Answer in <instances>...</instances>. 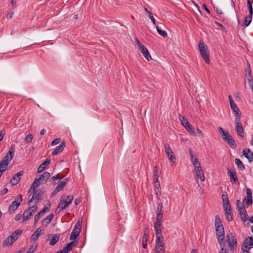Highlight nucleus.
Returning <instances> with one entry per match:
<instances>
[{"mask_svg":"<svg viewBox=\"0 0 253 253\" xmlns=\"http://www.w3.org/2000/svg\"><path fill=\"white\" fill-rule=\"evenodd\" d=\"M155 231L156 237L163 236V235L162 233V230L161 229H155Z\"/></svg>","mask_w":253,"mask_h":253,"instance_id":"obj_55","label":"nucleus"},{"mask_svg":"<svg viewBox=\"0 0 253 253\" xmlns=\"http://www.w3.org/2000/svg\"><path fill=\"white\" fill-rule=\"evenodd\" d=\"M196 130H197V132L199 134V135L201 137H204V134L202 132V130L201 129H200L199 128H197L196 129Z\"/></svg>","mask_w":253,"mask_h":253,"instance_id":"obj_62","label":"nucleus"},{"mask_svg":"<svg viewBox=\"0 0 253 253\" xmlns=\"http://www.w3.org/2000/svg\"><path fill=\"white\" fill-rule=\"evenodd\" d=\"M224 141H226L232 149L235 148L237 146L236 142L231 135H230L228 137L226 138Z\"/></svg>","mask_w":253,"mask_h":253,"instance_id":"obj_22","label":"nucleus"},{"mask_svg":"<svg viewBox=\"0 0 253 253\" xmlns=\"http://www.w3.org/2000/svg\"><path fill=\"white\" fill-rule=\"evenodd\" d=\"M44 213V210H41L38 214L35 215V222H37L41 217L42 216Z\"/></svg>","mask_w":253,"mask_h":253,"instance_id":"obj_42","label":"nucleus"},{"mask_svg":"<svg viewBox=\"0 0 253 253\" xmlns=\"http://www.w3.org/2000/svg\"><path fill=\"white\" fill-rule=\"evenodd\" d=\"M43 192L42 189H38L33 192V195L32 198L29 201L28 203L34 202L35 203H37L39 200L42 199V195Z\"/></svg>","mask_w":253,"mask_h":253,"instance_id":"obj_8","label":"nucleus"},{"mask_svg":"<svg viewBox=\"0 0 253 253\" xmlns=\"http://www.w3.org/2000/svg\"><path fill=\"white\" fill-rule=\"evenodd\" d=\"M148 16L150 18V19L151 20L152 22H153L154 25H156V20L153 17L152 13L150 11H148Z\"/></svg>","mask_w":253,"mask_h":253,"instance_id":"obj_52","label":"nucleus"},{"mask_svg":"<svg viewBox=\"0 0 253 253\" xmlns=\"http://www.w3.org/2000/svg\"><path fill=\"white\" fill-rule=\"evenodd\" d=\"M134 41H135V43L137 44V45L138 46V47H139V48H141L142 46H143L144 45H143L140 42V41H139V40L135 38L134 39Z\"/></svg>","mask_w":253,"mask_h":253,"instance_id":"obj_59","label":"nucleus"},{"mask_svg":"<svg viewBox=\"0 0 253 253\" xmlns=\"http://www.w3.org/2000/svg\"><path fill=\"white\" fill-rule=\"evenodd\" d=\"M165 151L166 153L169 160L172 163H174L175 160V157L173 152L171 150V148L169 144L166 143L164 144Z\"/></svg>","mask_w":253,"mask_h":253,"instance_id":"obj_11","label":"nucleus"},{"mask_svg":"<svg viewBox=\"0 0 253 253\" xmlns=\"http://www.w3.org/2000/svg\"><path fill=\"white\" fill-rule=\"evenodd\" d=\"M65 147V143L63 141H62L60 143V144L59 146H57L54 150V151L52 152V155L55 156L61 153L63 151Z\"/></svg>","mask_w":253,"mask_h":253,"instance_id":"obj_19","label":"nucleus"},{"mask_svg":"<svg viewBox=\"0 0 253 253\" xmlns=\"http://www.w3.org/2000/svg\"><path fill=\"white\" fill-rule=\"evenodd\" d=\"M198 48L200 54L206 63L209 64L210 62V55L207 45L201 41L198 45Z\"/></svg>","mask_w":253,"mask_h":253,"instance_id":"obj_4","label":"nucleus"},{"mask_svg":"<svg viewBox=\"0 0 253 253\" xmlns=\"http://www.w3.org/2000/svg\"><path fill=\"white\" fill-rule=\"evenodd\" d=\"M155 251L156 253H165L164 246H155Z\"/></svg>","mask_w":253,"mask_h":253,"instance_id":"obj_43","label":"nucleus"},{"mask_svg":"<svg viewBox=\"0 0 253 253\" xmlns=\"http://www.w3.org/2000/svg\"><path fill=\"white\" fill-rule=\"evenodd\" d=\"M218 129L219 133L222 136V138L224 140H225L226 138L228 137V136L231 135L228 131H224L223 128L221 127H219Z\"/></svg>","mask_w":253,"mask_h":253,"instance_id":"obj_30","label":"nucleus"},{"mask_svg":"<svg viewBox=\"0 0 253 253\" xmlns=\"http://www.w3.org/2000/svg\"><path fill=\"white\" fill-rule=\"evenodd\" d=\"M69 181V178H66L64 179L63 181H61L58 185L57 186L56 188L53 190V191L51 193V195L53 196L58 193L59 191H61L63 188L65 186L67 183Z\"/></svg>","mask_w":253,"mask_h":253,"instance_id":"obj_13","label":"nucleus"},{"mask_svg":"<svg viewBox=\"0 0 253 253\" xmlns=\"http://www.w3.org/2000/svg\"><path fill=\"white\" fill-rule=\"evenodd\" d=\"M230 107H231V108L233 110V111L235 112V118H237L238 116H239V118H241V112L238 109L235 102H231V104H230Z\"/></svg>","mask_w":253,"mask_h":253,"instance_id":"obj_20","label":"nucleus"},{"mask_svg":"<svg viewBox=\"0 0 253 253\" xmlns=\"http://www.w3.org/2000/svg\"><path fill=\"white\" fill-rule=\"evenodd\" d=\"M42 183L41 182V181H40L39 180H38V178H36L34 181V182H33L31 187H30V189H29V192L31 191V190H33V192H34V191L35 190V189L39 186V185Z\"/></svg>","mask_w":253,"mask_h":253,"instance_id":"obj_32","label":"nucleus"},{"mask_svg":"<svg viewBox=\"0 0 253 253\" xmlns=\"http://www.w3.org/2000/svg\"><path fill=\"white\" fill-rule=\"evenodd\" d=\"M248 79L250 87L252 89V91H253V79L251 77H248Z\"/></svg>","mask_w":253,"mask_h":253,"instance_id":"obj_53","label":"nucleus"},{"mask_svg":"<svg viewBox=\"0 0 253 253\" xmlns=\"http://www.w3.org/2000/svg\"><path fill=\"white\" fill-rule=\"evenodd\" d=\"M19 201L14 200L13 201L9 207V210L14 211H15L18 207L20 205V203L22 201V195L21 194H19Z\"/></svg>","mask_w":253,"mask_h":253,"instance_id":"obj_15","label":"nucleus"},{"mask_svg":"<svg viewBox=\"0 0 253 253\" xmlns=\"http://www.w3.org/2000/svg\"><path fill=\"white\" fill-rule=\"evenodd\" d=\"M139 49L147 60L150 61L152 59L151 56L146 47L143 45Z\"/></svg>","mask_w":253,"mask_h":253,"instance_id":"obj_18","label":"nucleus"},{"mask_svg":"<svg viewBox=\"0 0 253 253\" xmlns=\"http://www.w3.org/2000/svg\"><path fill=\"white\" fill-rule=\"evenodd\" d=\"M247 192V198H252V190L250 188H247L246 189Z\"/></svg>","mask_w":253,"mask_h":253,"instance_id":"obj_58","label":"nucleus"},{"mask_svg":"<svg viewBox=\"0 0 253 253\" xmlns=\"http://www.w3.org/2000/svg\"><path fill=\"white\" fill-rule=\"evenodd\" d=\"M69 205V203H67L66 201H64L63 200H61L57 208L56 209V211H60L67 208Z\"/></svg>","mask_w":253,"mask_h":253,"instance_id":"obj_28","label":"nucleus"},{"mask_svg":"<svg viewBox=\"0 0 253 253\" xmlns=\"http://www.w3.org/2000/svg\"><path fill=\"white\" fill-rule=\"evenodd\" d=\"M36 248L37 246L31 245L26 253H33L36 250Z\"/></svg>","mask_w":253,"mask_h":253,"instance_id":"obj_47","label":"nucleus"},{"mask_svg":"<svg viewBox=\"0 0 253 253\" xmlns=\"http://www.w3.org/2000/svg\"><path fill=\"white\" fill-rule=\"evenodd\" d=\"M73 198L74 197L72 195H69L67 197L66 201L67 203H69V205H70L72 203Z\"/></svg>","mask_w":253,"mask_h":253,"instance_id":"obj_56","label":"nucleus"},{"mask_svg":"<svg viewBox=\"0 0 253 253\" xmlns=\"http://www.w3.org/2000/svg\"><path fill=\"white\" fill-rule=\"evenodd\" d=\"M60 238V235L58 234H54L52 236V238L50 241L49 244L50 246H54L57 242L59 241Z\"/></svg>","mask_w":253,"mask_h":253,"instance_id":"obj_34","label":"nucleus"},{"mask_svg":"<svg viewBox=\"0 0 253 253\" xmlns=\"http://www.w3.org/2000/svg\"><path fill=\"white\" fill-rule=\"evenodd\" d=\"M252 15L249 14L245 17L244 21V25L245 27H247L250 25L252 21Z\"/></svg>","mask_w":253,"mask_h":253,"instance_id":"obj_39","label":"nucleus"},{"mask_svg":"<svg viewBox=\"0 0 253 253\" xmlns=\"http://www.w3.org/2000/svg\"><path fill=\"white\" fill-rule=\"evenodd\" d=\"M162 221V218H157L156 217V222L154 223V229H161V222Z\"/></svg>","mask_w":253,"mask_h":253,"instance_id":"obj_40","label":"nucleus"},{"mask_svg":"<svg viewBox=\"0 0 253 253\" xmlns=\"http://www.w3.org/2000/svg\"><path fill=\"white\" fill-rule=\"evenodd\" d=\"M156 29L159 35H160L164 38H166V37H167L168 34L165 31H163L160 29V28L158 26H156Z\"/></svg>","mask_w":253,"mask_h":253,"instance_id":"obj_41","label":"nucleus"},{"mask_svg":"<svg viewBox=\"0 0 253 253\" xmlns=\"http://www.w3.org/2000/svg\"><path fill=\"white\" fill-rule=\"evenodd\" d=\"M223 209L225 211L226 217L228 221H232L233 219V214L231 205L229 204L223 205Z\"/></svg>","mask_w":253,"mask_h":253,"instance_id":"obj_10","label":"nucleus"},{"mask_svg":"<svg viewBox=\"0 0 253 253\" xmlns=\"http://www.w3.org/2000/svg\"><path fill=\"white\" fill-rule=\"evenodd\" d=\"M250 251V250L244 249L243 248H242V253H251Z\"/></svg>","mask_w":253,"mask_h":253,"instance_id":"obj_64","label":"nucleus"},{"mask_svg":"<svg viewBox=\"0 0 253 253\" xmlns=\"http://www.w3.org/2000/svg\"><path fill=\"white\" fill-rule=\"evenodd\" d=\"M243 154L249 162H252L253 161V152H252L249 148L244 149Z\"/></svg>","mask_w":253,"mask_h":253,"instance_id":"obj_17","label":"nucleus"},{"mask_svg":"<svg viewBox=\"0 0 253 253\" xmlns=\"http://www.w3.org/2000/svg\"><path fill=\"white\" fill-rule=\"evenodd\" d=\"M192 164L194 166L195 169H196L197 168H201V164L199 162L198 159H195L192 161Z\"/></svg>","mask_w":253,"mask_h":253,"instance_id":"obj_44","label":"nucleus"},{"mask_svg":"<svg viewBox=\"0 0 253 253\" xmlns=\"http://www.w3.org/2000/svg\"><path fill=\"white\" fill-rule=\"evenodd\" d=\"M60 142V138H57L55 139L54 140H53L51 143V146H54L58 143H59Z\"/></svg>","mask_w":253,"mask_h":253,"instance_id":"obj_54","label":"nucleus"},{"mask_svg":"<svg viewBox=\"0 0 253 253\" xmlns=\"http://www.w3.org/2000/svg\"><path fill=\"white\" fill-rule=\"evenodd\" d=\"M157 218H163V204L161 203H159L157 206Z\"/></svg>","mask_w":253,"mask_h":253,"instance_id":"obj_29","label":"nucleus"},{"mask_svg":"<svg viewBox=\"0 0 253 253\" xmlns=\"http://www.w3.org/2000/svg\"><path fill=\"white\" fill-rule=\"evenodd\" d=\"M226 242L228 246L232 251H236L237 247V239L236 236L232 232L227 233L225 237Z\"/></svg>","mask_w":253,"mask_h":253,"instance_id":"obj_2","label":"nucleus"},{"mask_svg":"<svg viewBox=\"0 0 253 253\" xmlns=\"http://www.w3.org/2000/svg\"><path fill=\"white\" fill-rule=\"evenodd\" d=\"M238 211L242 220L243 222L247 221L248 220V214H247L246 210L244 208H243L239 210Z\"/></svg>","mask_w":253,"mask_h":253,"instance_id":"obj_25","label":"nucleus"},{"mask_svg":"<svg viewBox=\"0 0 253 253\" xmlns=\"http://www.w3.org/2000/svg\"><path fill=\"white\" fill-rule=\"evenodd\" d=\"M50 175V174L48 172L45 171L40 175L39 178H38L42 183H45L47 180L49 178Z\"/></svg>","mask_w":253,"mask_h":253,"instance_id":"obj_26","label":"nucleus"},{"mask_svg":"<svg viewBox=\"0 0 253 253\" xmlns=\"http://www.w3.org/2000/svg\"><path fill=\"white\" fill-rule=\"evenodd\" d=\"M82 219H78L76 223L71 235L70 236V240H75L79 235L82 229Z\"/></svg>","mask_w":253,"mask_h":253,"instance_id":"obj_6","label":"nucleus"},{"mask_svg":"<svg viewBox=\"0 0 253 253\" xmlns=\"http://www.w3.org/2000/svg\"><path fill=\"white\" fill-rule=\"evenodd\" d=\"M154 174L155 177L158 176V171L157 166H155L154 167Z\"/></svg>","mask_w":253,"mask_h":253,"instance_id":"obj_63","label":"nucleus"},{"mask_svg":"<svg viewBox=\"0 0 253 253\" xmlns=\"http://www.w3.org/2000/svg\"><path fill=\"white\" fill-rule=\"evenodd\" d=\"M22 231L20 229L16 230L12 232L3 242V246L7 247L11 246L14 242L16 241L21 234Z\"/></svg>","mask_w":253,"mask_h":253,"instance_id":"obj_3","label":"nucleus"},{"mask_svg":"<svg viewBox=\"0 0 253 253\" xmlns=\"http://www.w3.org/2000/svg\"><path fill=\"white\" fill-rule=\"evenodd\" d=\"M37 209H38V206L37 205H34L32 207L29 208V209L28 210L32 214V213L35 212L37 210Z\"/></svg>","mask_w":253,"mask_h":253,"instance_id":"obj_48","label":"nucleus"},{"mask_svg":"<svg viewBox=\"0 0 253 253\" xmlns=\"http://www.w3.org/2000/svg\"><path fill=\"white\" fill-rule=\"evenodd\" d=\"M240 119L241 118H239V116L237 118L235 119V129L237 135L241 138H244L245 131L243 125L240 121Z\"/></svg>","mask_w":253,"mask_h":253,"instance_id":"obj_7","label":"nucleus"},{"mask_svg":"<svg viewBox=\"0 0 253 253\" xmlns=\"http://www.w3.org/2000/svg\"><path fill=\"white\" fill-rule=\"evenodd\" d=\"M156 246H164L163 236L156 237Z\"/></svg>","mask_w":253,"mask_h":253,"instance_id":"obj_36","label":"nucleus"},{"mask_svg":"<svg viewBox=\"0 0 253 253\" xmlns=\"http://www.w3.org/2000/svg\"><path fill=\"white\" fill-rule=\"evenodd\" d=\"M41 229L39 228L36 229L34 233L31 237V240L33 241H36L40 237L41 234Z\"/></svg>","mask_w":253,"mask_h":253,"instance_id":"obj_33","label":"nucleus"},{"mask_svg":"<svg viewBox=\"0 0 253 253\" xmlns=\"http://www.w3.org/2000/svg\"><path fill=\"white\" fill-rule=\"evenodd\" d=\"M228 174L230 177V182L232 184H239V182L237 176L236 172L235 169H228Z\"/></svg>","mask_w":253,"mask_h":253,"instance_id":"obj_12","label":"nucleus"},{"mask_svg":"<svg viewBox=\"0 0 253 253\" xmlns=\"http://www.w3.org/2000/svg\"><path fill=\"white\" fill-rule=\"evenodd\" d=\"M78 244V242L77 241H72L64 247V249L66 251V252H69L72 250L73 247H76Z\"/></svg>","mask_w":253,"mask_h":253,"instance_id":"obj_23","label":"nucleus"},{"mask_svg":"<svg viewBox=\"0 0 253 253\" xmlns=\"http://www.w3.org/2000/svg\"><path fill=\"white\" fill-rule=\"evenodd\" d=\"M243 248L247 250H250L253 248V237H249L246 238L244 242Z\"/></svg>","mask_w":253,"mask_h":253,"instance_id":"obj_14","label":"nucleus"},{"mask_svg":"<svg viewBox=\"0 0 253 253\" xmlns=\"http://www.w3.org/2000/svg\"><path fill=\"white\" fill-rule=\"evenodd\" d=\"M23 174V171H20L16 173L10 180V183L12 185H16L20 180V177Z\"/></svg>","mask_w":253,"mask_h":253,"instance_id":"obj_16","label":"nucleus"},{"mask_svg":"<svg viewBox=\"0 0 253 253\" xmlns=\"http://www.w3.org/2000/svg\"><path fill=\"white\" fill-rule=\"evenodd\" d=\"M62 178V177H59L58 176V175H56L55 176L51 177V178L50 179V181H51V183H53L54 184L56 180H60Z\"/></svg>","mask_w":253,"mask_h":253,"instance_id":"obj_45","label":"nucleus"},{"mask_svg":"<svg viewBox=\"0 0 253 253\" xmlns=\"http://www.w3.org/2000/svg\"><path fill=\"white\" fill-rule=\"evenodd\" d=\"M179 119L185 129L191 134H195V132L192 125L188 122L187 120L183 116H180Z\"/></svg>","mask_w":253,"mask_h":253,"instance_id":"obj_9","label":"nucleus"},{"mask_svg":"<svg viewBox=\"0 0 253 253\" xmlns=\"http://www.w3.org/2000/svg\"><path fill=\"white\" fill-rule=\"evenodd\" d=\"M33 138V135L32 134H29L25 138V141H26L27 143L31 142Z\"/></svg>","mask_w":253,"mask_h":253,"instance_id":"obj_49","label":"nucleus"},{"mask_svg":"<svg viewBox=\"0 0 253 253\" xmlns=\"http://www.w3.org/2000/svg\"><path fill=\"white\" fill-rule=\"evenodd\" d=\"M245 201H246V202L247 203V205L248 206H251V205H252L253 202L252 198H248L247 199V200L246 198H245L243 200V201L244 202Z\"/></svg>","mask_w":253,"mask_h":253,"instance_id":"obj_57","label":"nucleus"},{"mask_svg":"<svg viewBox=\"0 0 253 253\" xmlns=\"http://www.w3.org/2000/svg\"><path fill=\"white\" fill-rule=\"evenodd\" d=\"M222 199L223 202V206L229 204V201L228 198V195L226 192H224L222 195Z\"/></svg>","mask_w":253,"mask_h":253,"instance_id":"obj_38","label":"nucleus"},{"mask_svg":"<svg viewBox=\"0 0 253 253\" xmlns=\"http://www.w3.org/2000/svg\"><path fill=\"white\" fill-rule=\"evenodd\" d=\"M247 72L248 75L249 76L248 77H251L252 71H251L250 64L248 61H247Z\"/></svg>","mask_w":253,"mask_h":253,"instance_id":"obj_51","label":"nucleus"},{"mask_svg":"<svg viewBox=\"0 0 253 253\" xmlns=\"http://www.w3.org/2000/svg\"><path fill=\"white\" fill-rule=\"evenodd\" d=\"M53 217L54 214L53 213H50L42 220V224L44 226H47L50 223Z\"/></svg>","mask_w":253,"mask_h":253,"instance_id":"obj_24","label":"nucleus"},{"mask_svg":"<svg viewBox=\"0 0 253 253\" xmlns=\"http://www.w3.org/2000/svg\"><path fill=\"white\" fill-rule=\"evenodd\" d=\"M195 171L196 176L199 178L202 181H204L205 180V176L201 167L199 168H197L196 169H195Z\"/></svg>","mask_w":253,"mask_h":253,"instance_id":"obj_27","label":"nucleus"},{"mask_svg":"<svg viewBox=\"0 0 253 253\" xmlns=\"http://www.w3.org/2000/svg\"><path fill=\"white\" fill-rule=\"evenodd\" d=\"M235 163L236 165L240 169L244 170L245 169V167L244 165L243 164L242 162L239 159H235Z\"/></svg>","mask_w":253,"mask_h":253,"instance_id":"obj_35","label":"nucleus"},{"mask_svg":"<svg viewBox=\"0 0 253 253\" xmlns=\"http://www.w3.org/2000/svg\"><path fill=\"white\" fill-rule=\"evenodd\" d=\"M5 134V131L4 130H1L0 131V142L3 139V137Z\"/></svg>","mask_w":253,"mask_h":253,"instance_id":"obj_61","label":"nucleus"},{"mask_svg":"<svg viewBox=\"0 0 253 253\" xmlns=\"http://www.w3.org/2000/svg\"><path fill=\"white\" fill-rule=\"evenodd\" d=\"M247 4L249 10V14L252 15L253 14V6L252 5V3L251 2V1L250 0H247Z\"/></svg>","mask_w":253,"mask_h":253,"instance_id":"obj_46","label":"nucleus"},{"mask_svg":"<svg viewBox=\"0 0 253 253\" xmlns=\"http://www.w3.org/2000/svg\"><path fill=\"white\" fill-rule=\"evenodd\" d=\"M215 226L216 236L221 249L219 253H228V249L224 248L225 243L223 242L225 238L224 229L219 216L218 215H216L215 217Z\"/></svg>","mask_w":253,"mask_h":253,"instance_id":"obj_1","label":"nucleus"},{"mask_svg":"<svg viewBox=\"0 0 253 253\" xmlns=\"http://www.w3.org/2000/svg\"><path fill=\"white\" fill-rule=\"evenodd\" d=\"M189 154L191 158V161L195 159H197L196 157V155L195 153L191 149H189Z\"/></svg>","mask_w":253,"mask_h":253,"instance_id":"obj_50","label":"nucleus"},{"mask_svg":"<svg viewBox=\"0 0 253 253\" xmlns=\"http://www.w3.org/2000/svg\"><path fill=\"white\" fill-rule=\"evenodd\" d=\"M148 229L146 227L144 229V234L142 238V242H147L149 240V235L148 233Z\"/></svg>","mask_w":253,"mask_h":253,"instance_id":"obj_37","label":"nucleus"},{"mask_svg":"<svg viewBox=\"0 0 253 253\" xmlns=\"http://www.w3.org/2000/svg\"><path fill=\"white\" fill-rule=\"evenodd\" d=\"M50 163V159L49 158H47L45 161L42 163L38 167L37 169V172L38 173H40L43 171L46 166H48Z\"/></svg>","mask_w":253,"mask_h":253,"instance_id":"obj_21","label":"nucleus"},{"mask_svg":"<svg viewBox=\"0 0 253 253\" xmlns=\"http://www.w3.org/2000/svg\"><path fill=\"white\" fill-rule=\"evenodd\" d=\"M236 204L238 211L240 209L244 208L243 207H242V204L239 200H237Z\"/></svg>","mask_w":253,"mask_h":253,"instance_id":"obj_60","label":"nucleus"},{"mask_svg":"<svg viewBox=\"0 0 253 253\" xmlns=\"http://www.w3.org/2000/svg\"><path fill=\"white\" fill-rule=\"evenodd\" d=\"M14 152L12 149L9 150L5 157L0 162V168L5 170L7 169L8 165L14 156Z\"/></svg>","mask_w":253,"mask_h":253,"instance_id":"obj_5","label":"nucleus"},{"mask_svg":"<svg viewBox=\"0 0 253 253\" xmlns=\"http://www.w3.org/2000/svg\"><path fill=\"white\" fill-rule=\"evenodd\" d=\"M32 214H31V213L28 211V210H26V211H25L23 212V217H22V221H21V223H23L25 221L28 220V219H30L31 216L32 215Z\"/></svg>","mask_w":253,"mask_h":253,"instance_id":"obj_31","label":"nucleus"}]
</instances>
